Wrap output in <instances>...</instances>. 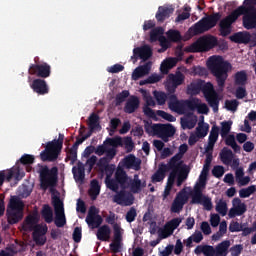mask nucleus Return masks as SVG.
<instances>
[{
    "label": "nucleus",
    "instance_id": "obj_1",
    "mask_svg": "<svg viewBox=\"0 0 256 256\" xmlns=\"http://www.w3.org/2000/svg\"><path fill=\"white\" fill-rule=\"evenodd\" d=\"M207 67L216 78L218 87L215 89L213 83L200 80V93L204 97H221V93L225 90V82L229 77V70L232 68L231 63L225 61L223 56H211L207 61Z\"/></svg>",
    "mask_w": 256,
    "mask_h": 256
},
{
    "label": "nucleus",
    "instance_id": "obj_2",
    "mask_svg": "<svg viewBox=\"0 0 256 256\" xmlns=\"http://www.w3.org/2000/svg\"><path fill=\"white\" fill-rule=\"evenodd\" d=\"M217 139H219V129L213 127L209 135L208 144L205 147L206 153H209V151H213V147H215ZM211 159V154H207L206 163L203 166L202 172L199 176V180L196 182L194 189L190 193L192 199L191 202L195 205H203L204 209H206L207 211H211L213 209V203L211 202V198L203 195V189H205V185H207V175H209Z\"/></svg>",
    "mask_w": 256,
    "mask_h": 256
},
{
    "label": "nucleus",
    "instance_id": "obj_3",
    "mask_svg": "<svg viewBox=\"0 0 256 256\" xmlns=\"http://www.w3.org/2000/svg\"><path fill=\"white\" fill-rule=\"evenodd\" d=\"M113 171H115L114 165H107L105 166V173H106V185L108 189L112 191H119V187L121 189H130L132 193H139L143 191L146 187L145 181L139 179L138 175H135L133 179L127 177L125 171L123 169L118 168L116 170V181L111 180V175H113Z\"/></svg>",
    "mask_w": 256,
    "mask_h": 256
},
{
    "label": "nucleus",
    "instance_id": "obj_4",
    "mask_svg": "<svg viewBox=\"0 0 256 256\" xmlns=\"http://www.w3.org/2000/svg\"><path fill=\"white\" fill-rule=\"evenodd\" d=\"M39 223V214L34 212L30 214L24 224V231H34L33 239L36 245H45L47 238L45 237V233H47V225L45 224H37Z\"/></svg>",
    "mask_w": 256,
    "mask_h": 256
},
{
    "label": "nucleus",
    "instance_id": "obj_5",
    "mask_svg": "<svg viewBox=\"0 0 256 256\" xmlns=\"http://www.w3.org/2000/svg\"><path fill=\"white\" fill-rule=\"evenodd\" d=\"M221 17L223 16L220 12H215L209 16L203 17L189 28L188 33H190L192 36L203 35V33L211 31L213 27H217V23L221 21Z\"/></svg>",
    "mask_w": 256,
    "mask_h": 256
},
{
    "label": "nucleus",
    "instance_id": "obj_6",
    "mask_svg": "<svg viewBox=\"0 0 256 256\" xmlns=\"http://www.w3.org/2000/svg\"><path fill=\"white\" fill-rule=\"evenodd\" d=\"M187 144H182L179 147V153L176 154L169 162L168 167L171 171H176L178 173V186L183 184V181L187 179V166L183 163V155L187 153Z\"/></svg>",
    "mask_w": 256,
    "mask_h": 256
},
{
    "label": "nucleus",
    "instance_id": "obj_7",
    "mask_svg": "<svg viewBox=\"0 0 256 256\" xmlns=\"http://www.w3.org/2000/svg\"><path fill=\"white\" fill-rule=\"evenodd\" d=\"M218 41L215 36H202L194 43L184 48L186 53H203L217 47Z\"/></svg>",
    "mask_w": 256,
    "mask_h": 256
},
{
    "label": "nucleus",
    "instance_id": "obj_8",
    "mask_svg": "<svg viewBox=\"0 0 256 256\" xmlns=\"http://www.w3.org/2000/svg\"><path fill=\"white\" fill-rule=\"evenodd\" d=\"M23 201L19 196H12L10 199L9 207L7 209L8 221L15 224L23 219Z\"/></svg>",
    "mask_w": 256,
    "mask_h": 256
},
{
    "label": "nucleus",
    "instance_id": "obj_9",
    "mask_svg": "<svg viewBox=\"0 0 256 256\" xmlns=\"http://www.w3.org/2000/svg\"><path fill=\"white\" fill-rule=\"evenodd\" d=\"M63 147V137H59L58 140L48 142L45 146V150L40 153V159L42 161H55L59 157V152Z\"/></svg>",
    "mask_w": 256,
    "mask_h": 256
},
{
    "label": "nucleus",
    "instance_id": "obj_10",
    "mask_svg": "<svg viewBox=\"0 0 256 256\" xmlns=\"http://www.w3.org/2000/svg\"><path fill=\"white\" fill-rule=\"evenodd\" d=\"M146 129L150 135H157V137L165 142L169 141V137H173L176 131L175 127L171 124H152Z\"/></svg>",
    "mask_w": 256,
    "mask_h": 256
},
{
    "label": "nucleus",
    "instance_id": "obj_11",
    "mask_svg": "<svg viewBox=\"0 0 256 256\" xmlns=\"http://www.w3.org/2000/svg\"><path fill=\"white\" fill-rule=\"evenodd\" d=\"M185 83V74L181 71H177L175 74L170 73L167 76L165 82V89L168 93V97H177L175 92L177 91V87L183 85Z\"/></svg>",
    "mask_w": 256,
    "mask_h": 256
},
{
    "label": "nucleus",
    "instance_id": "obj_12",
    "mask_svg": "<svg viewBox=\"0 0 256 256\" xmlns=\"http://www.w3.org/2000/svg\"><path fill=\"white\" fill-rule=\"evenodd\" d=\"M37 171L40 173L41 187L47 189V187H53L55 181H57V168H47V166L37 165Z\"/></svg>",
    "mask_w": 256,
    "mask_h": 256
},
{
    "label": "nucleus",
    "instance_id": "obj_13",
    "mask_svg": "<svg viewBox=\"0 0 256 256\" xmlns=\"http://www.w3.org/2000/svg\"><path fill=\"white\" fill-rule=\"evenodd\" d=\"M237 9L238 17H241V15H243L242 23L244 29H256V7L239 6Z\"/></svg>",
    "mask_w": 256,
    "mask_h": 256
},
{
    "label": "nucleus",
    "instance_id": "obj_14",
    "mask_svg": "<svg viewBox=\"0 0 256 256\" xmlns=\"http://www.w3.org/2000/svg\"><path fill=\"white\" fill-rule=\"evenodd\" d=\"M237 19H239L238 8H236L228 16L220 20L219 31L222 37H227L228 35H231V29H232L233 23H236Z\"/></svg>",
    "mask_w": 256,
    "mask_h": 256
},
{
    "label": "nucleus",
    "instance_id": "obj_15",
    "mask_svg": "<svg viewBox=\"0 0 256 256\" xmlns=\"http://www.w3.org/2000/svg\"><path fill=\"white\" fill-rule=\"evenodd\" d=\"M24 177L25 172L19 166H14L8 170H2L0 171V187L3 185L5 179L8 182L11 181V179H14L15 181H21V179Z\"/></svg>",
    "mask_w": 256,
    "mask_h": 256
},
{
    "label": "nucleus",
    "instance_id": "obj_16",
    "mask_svg": "<svg viewBox=\"0 0 256 256\" xmlns=\"http://www.w3.org/2000/svg\"><path fill=\"white\" fill-rule=\"evenodd\" d=\"M168 107L178 115H185V113H189L190 109H193L191 101H180L176 97L169 98Z\"/></svg>",
    "mask_w": 256,
    "mask_h": 256
},
{
    "label": "nucleus",
    "instance_id": "obj_17",
    "mask_svg": "<svg viewBox=\"0 0 256 256\" xmlns=\"http://www.w3.org/2000/svg\"><path fill=\"white\" fill-rule=\"evenodd\" d=\"M52 203L55 211V224L57 227H63L67 220L65 219V208L63 202L57 196H53Z\"/></svg>",
    "mask_w": 256,
    "mask_h": 256
},
{
    "label": "nucleus",
    "instance_id": "obj_18",
    "mask_svg": "<svg viewBox=\"0 0 256 256\" xmlns=\"http://www.w3.org/2000/svg\"><path fill=\"white\" fill-rule=\"evenodd\" d=\"M29 74L36 75V77H41L42 79H47L51 76V65L46 62L42 64H31L29 67Z\"/></svg>",
    "mask_w": 256,
    "mask_h": 256
},
{
    "label": "nucleus",
    "instance_id": "obj_19",
    "mask_svg": "<svg viewBox=\"0 0 256 256\" xmlns=\"http://www.w3.org/2000/svg\"><path fill=\"white\" fill-rule=\"evenodd\" d=\"M181 221V218H174L170 222L166 223L164 227L159 228V239H167V237H171V235H173V231L181 225Z\"/></svg>",
    "mask_w": 256,
    "mask_h": 256
},
{
    "label": "nucleus",
    "instance_id": "obj_20",
    "mask_svg": "<svg viewBox=\"0 0 256 256\" xmlns=\"http://www.w3.org/2000/svg\"><path fill=\"white\" fill-rule=\"evenodd\" d=\"M181 221V218H174L170 222L166 223L164 227L159 228V239H167V237H171V235H173V231L181 225Z\"/></svg>",
    "mask_w": 256,
    "mask_h": 256
},
{
    "label": "nucleus",
    "instance_id": "obj_21",
    "mask_svg": "<svg viewBox=\"0 0 256 256\" xmlns=\"http://www.w3.org/2000/svg\"><path fill=\"white\" fill-rule=\"evenodd\" d=\"M114 238L110 244V249L114 253H119L123 249V228L120 224H114Z\"/></svg>",
    "mask_w": 256,
    "mask_h": 256
},
{
    "label": "nucleus",
    "instance_id": "obj_22",
    "mask_svg": "<svg viewBox=\"0 0 256 256\" xmlns=\"http://www.w3.org/2000/svg\"><path fill=\"white\" fill-rule=\"evenodd\" d=\"M151 57H153V49H151V46L149 45H144L133 49V56L131 59H134V63H136L137 59H141L142 61H149Z\"/></svg>",
    "mask_w": 256,
    "mask_h": 256
},
{
    "label": "nucleus",
    "instance_id": "obj_23",
    "mask_svg": "<svg viewBox=\"0 0 256 256\" xmlns=\"http://www.w3.org/2000/svg\"><path fill=\"white\" fill-rule=\"evenodd\" d=\"M86 223L90 229H97L103 223V218L99 215V210L95 206L90 207Z\"/></svg>",
    "mask_w": 256,
    "mask_h": 256
},
{
    "label": "nucleus",
    "instance_id": "obj_24",
    "mask_svg": "<svg viewBox=\"0 0 256 256\" xmlns=\"http://www.w3.org/2000/svg\"><path fill=\"white\" fill-rule=\"evenodd\" d=\"M187 193H189V188H186L177 194L171 207V211L173 213H179V211L183 209V205L187 203V199H188Z\"/></svg>",
    "mask_w": 256,
    "mask_h": 256
},
{
    "label": "nucleus",
    "instance_id": "obj_25",
    "mask_svg": "<svg viewBox=\"0 0 256 256\" xmlns=\"http://www.w3.org/2000/svg\"><path fill=\"white\" fill-rule=\"evenodd\" d=\"M151 67H153L152 61H148L144 65L138 66L132 73L133 81H139L141 77H145V75H149V73H151Z\"/></svg>",
    "mask_w": 256,
    "mask_h": 256
},
{
    "label": "nucleus",
    "instance_id": "obj_26",
    "mask_svg": "<svg viewBox=\"0 0 256 256\" xmlns=\"http://www.w3.org/2000/svg\"><path fill=\"white\" fill-rule=\"evenodd\" d=\"M233 207L229 211V217H237L239 215H243L245 211H247V206H245V203L241 202V199L234 198L232 201Z\"/></svg>",
    "mask_w": 256,
    "mask_h": 256
},
{
    "label": "nucleus",
    "instance_id": "obj_27",
    "mask_svg": "<svg viewBox=\"0 0 256 256\" xmlns=\"http://www.w3.org/2000/svg\"><path fill=\"white\" fill-rule=\"evenodd\" d=\"M175 180L177 181V186L179 187V172L172 170L168 177V181L164 189V192L162 194L163 199H166L167 197H169V195H171V190L173 189Z\"/></svg>",
    "mask_w": 256,
    "mask_h": 256
},
{
    "label": "nucleus",
    "instance_id": "obj_28",
    "mask_svg": "<svg viewBox=\"0 0 256 256\" xmlns=\"http://www.w3.org/2000/svg\"><path fill=\"white\" fill-rule=\"evenodd\" d=\"M115 203H118V205H133V194L125 191H120L115 197H114Z\"/></svg>",
    "mask_w": 256,
    "mask_h": 256
},
{
    "label": "nucleus",
    "instance_id": "obj_29",
    "mask_svg": "<svg viewBox=\"0 0 256 256\" xmlns=\"http://www.w3.org/2000/svg\"><path fill=\"white\" fill-rule=\"evenodd\" d=\"M31 87L35 93H38V95H47V93H49L47 82L43 79L33 80Z\"/></svg>",
    "mask_w": 256,
    "mask_h": 256
},
{
    "label": "nucleus",
    "instance_id": "obj_30",
    "mask_svg": "<svg viewBox=\"0 0 256 256\" xmlns=\"http://www.w3.org/2000/svg\"><path fill=\"white\" fill-rule=\"evenodd\" d=\"M230 41L233 43L248 45V43H251V34L249 32H237L230 36Z\"/></svg>",
    "mask_w": 256,
    "mask_h": 256
},
{
    "label": "nucleus",
    "instance_id": "obj_31",
    "mask_svg": "<svg viewBox=\"0 0 256 256\" xmlns=\"http://www.w3.org/2000/svg\"><path fill=\"white\" fill-rule=\"evenodd\" d=\"M175 9L169 8L166 6H159L158 11L156 12V20L158 23H163L165 19H169L173 15Z\"/></svg>",
    "mask_w": 256,
    "mask_h": 256
},
{
    "label": "nucleus",
    "instance_id": "obj_32",
    "mask_svg": "<svg viewBox=\"0 0 256 256\" xmlns=\"http://www.w3.org/2000/svg\"><path fill=\"white\" fill-rule=\"evenodd\" d=\"M123 163L125 167L128 169H134L135 171H139L141 167V160L131 154L123 159Z\"/></svg>",
    "mask_w": 256,
    "mask_h": 256
},
{
    "label": "nucleus",
    "instance_id": "obj_33",
    "mask_svg": "<svg viewBox=\"0 0 256 256\" xmlns=\"http://www.w3.org/2000/svg\"><path fill=\"white\" fill-rule=\"evenodd\" d=\"M197 125V116L190 114L181 118V127L183 129H193Z\"/></svg>",
    "mask_w": 256,
    "mask_h": 256
},
{
    "label": "nucleus",
    "instance_id": "obj_34",
    "mask_svg": "<svg viewBox=\"0 0 256 256\" xmlns=\"http://www.w3.org/2000/svg\"><path fill=\"white\" fill-rule=\"evenodd\" d=\"M96 237L99 241H109V239H111V227L107 225L99 227Z\"/></svg>",
    "mask_w": 256,
    "mask_h": 256
},
{
    "label": "nucleus",
    "instance_id": "obj_35",
    "mask_svg": "<svg viewBox=\"0 0 256 256\" xmlns=\"http://www.w3.org/2000/svg\"><path fill=\"white\" fill-rule=\"evenodd\" d=\"M200 119L196 127V135H198L200 139H203V137H207V133H209V124L205 123V117L201 116Z\"/></svg>",
    "mask_w": 256,
    "mask_h": 256
},
{
    "label": "nucleus",
    "instance_id": "obj_36",
    "mask_svg": "<svg viewBox=\"0 0 256 256\" xmlns=\"http://www.w3.org/2000/svg\"><path fill=\"white\" fill-rule=\"evenodd\" d=\"M190 105H192V108H190V111H195L196 109L198 113L202 115H207V113H209V107H207V104L200 103L199 100L190 101Z\"/></svg>",
    "mask_w": 256,
    "mask_h": 256
},
{
    "label": "nucleus",
    "instance_id": "obj_37",
    "mask_svg": "<svg viewBox=\"0 0 256 256\" xmlns=\"http://www.w3.org/2000/svg\"><path fill=\"white\" fill-rule=\"evenodd\" d=\"M229 247H231V242L229 240H225L218 244L214 249L215 256H227Z\"/></svg>",
    "mask_w": 256,
    "mask_h": 256
},
{
    "label": "nucleus",
    "instance_id": "obj_38",
    "mask_svg": "<svg viewBox=\"0 0 256 256\" xmlns=\"http://www.w3.org/2000/svg\"><path fill=\"white\" fill-rule=\"evenodd\" d=\"M187 95H199L201 93V79L197 80V82H192L187 86L186 90Z\"/></svg>",
    "mask_w": 256,
    "mask_h": 256
},
{
    "label": "nucleus",
    "instance_id": "obj_39",
    "mask_svg": "<svg viewBox=\"0 0 256 256\" xmlns=\"http://www.w3.org/2000/svg\"><path fill=\"white\" fill-rule=\"evenodd\" d=\"M107 155V157L109 159H113L114 156H115V150L113 148H109L107 146V144L104 142V145L102 146H99L97 149H96V155Z\"/></svg>",
    "mask_w": 256,
    "mask_h": 256
},
{
    "label": "nucleus",
    "instance_id": "obj_40",
    "mask_svg": "<svg viewBox=\"0 0 256 256\" xmlns=\"http://www.w3.org/2000/svg\"><path fill=\"white\" fill-rule=\"evenodd\" d=\"M167 165H161L156 173L152 176V183H161L165 179Z\"/></svg>",
    "mask_w": 256,
    "mask_h": 256
},
{
    "label": "nucleus",
    "instance_id": "obj_41",
    "mask_svg": "<svg viewBox=\"0 0 256 256\" xmlns=\"http://www.w3.org/2000/svg\"><path fill=\"white\" fill-rule=\"evenodd\" d=\"M72 171L75 181H83L85 177V167L83 166V164L79 163L73 168Z\"/></svg>",
    "mask_w": 256,
    "mask_h": 256
},
{
    "label": "nucleus",
    "instance_id": "obj_42",
    "mask_svg": "<svg viewBox=\"0 0 256 256\" xmlns=\"http://www.w3.org/2000/svg\"><path fill=\"white\" fill-rule=\"evenodd\" d=\"M220 159L225 165H231V162L233 161V152L224 148L220 153Z\"/></svg>",
    "mask_w": 256,
    "mask_h": 256
},
{
    "label": "nucleus",
    "instance_id": "obj_43",
    "mask_svg": "<svg viewBox=\"0 0 256 256\" xmlns=\"http://www.w3.org/2000/svg\"><path fill=\"white\" fill-rule=\"evenodd\" d=\"M163 33H165V30L163 27H156L150 31V42L155 43L156 41H159L161 37H163Z\"/></svg>",
    "mask_w": 256,
    "mask_h": 256
},
{
    "label": "nucleus",
    "instance_id": "obj_44",
    "mask_svg": "<svg viewBox=\"0 0 256 256\" xmlns=\"http://www.w3.org/2000/svg\"><path fill=\"white\" fill-rule=\"evenodd\" d=\"M106 147H109V149H114V155L116 154V147H119V145H123V138L121 137H115V138H108L106 141Z\"/></svg>",
    "mask_w": 256,
    "mask_h": 256
},
{
    "label": "nucleus",
    "instance_id": "obj_45",
    "mask_svg": "<svg viewBox=\"0 0 256 256\" xmlns=\"http://www.w3.org/2000/svg\"><path fill=\"white\" fill-rule=\"evenodd\" d=\"M88 125L91 131H100L101 125H99V116H97V114H92L88 119Z\"/></svg>",
    "mask_w": 256,
    "mask_h": 256
},
{
    "label": "nucleus",
    "instance_id": "obj_46",
    "mask_svg": "<svg viewBox=\"0 0 256 256\" xmlns=\"http://www.w3.org/2000/svg\"><path fill=\"white\" fill-rule=\"evenodd\" d=\"M167 99L165 97H147L146 103L148 107H155L156 105H165Z\"/></svg>",
    "mask_w": 256,
    "mask_h": 256
},
{
    "label": "nucleus",
    "instance_id": "obj_47",
    "mask_svg": "<svg viewBox=\"0 0 256 256\" xmlns=\"http://www.w3.org/2000/svg\"><path fill=\"white\" fill-rule=\"evenodd\" d=\"M195 253H197V255L202 253L205 256H215V248L212 246H198L195 249Z\"/></svg>",
    "mask_w": 256,
    "mask_h": 256
},
{
    "label": "nucleus",
    "instance_id": "obj_48",
    "mask_svg": "<svg viewBox=\"0 0 256 256\" xmlns=\"http://www.w3.org/2000/svg\"><path fill=\"white\" fill-rule=\"evenodd\" d=\"M167 38L172 43H180L183 40V36H181V32L179 30H169L167 32Z\"/></svg>",
    "mask_w": 256,
    "mask_h": 256
},
{
    "label": "nucleus",
    "instance_id": "obj_49",
    "mask_svg": "<svg viewBox=\"0 0 256 256\" xmlns=\"http://www.w3.org/2000/svg\"><path fill=\"white\" fill-rule=\"evenodd\" d=\"M161 81V76L159 74H152L148 78L141 80L139 85H153V83H159Z\"/></svg>",
    "mask_w": 256,
    "mask_h": 256
},
{
    "label": "nucleus",
    "instance_id": "obj_50",
    "mask_svg": "<svg viewBox=\"0 0 256 256\" xmlns=\"http://www.w3.org/2000/svg\"><path fill=\"white\" fill-rule=\"evenodd\" d=\"M235 85H245L247 83V72L239 71L235 74Z\"/></svg>",
    "mask_w": 256,
    "mask_h": 256
},
{
    "label": "nucleus",
    "instance_id": "obj_51",
    "mask_svg": "<svg viewBox=\"0 0 256 256\" xmlns=\"http://www.w3.org/2000/svg\"><path fill=\"white\" fill-rule=\"evenodd\" d=\"M137 107H139V99L131 98L126 104L125 111L126 113H133Z\"/></svg>",
    "mask_w": 256,
    "mask_h": 256
},
{
    "label": "nucleus",
    "instance_id": "obj_52",
    "mask_svg": "<svg viewBox=\"0 0 256 256\" xmlns=\"http://www.w3.org/2000/svg\"><path fill=\"white\" fill-rule=\"evenodd\" d=\"M101 191V187L99 186V183L97 180H93L91 182V187H90V196L92 199H97V195H99Z\"/></svg>",
    "mask_w": 256,
    "mask_h": 256
},
{
    "label": "nucleus",
    "instance_id": "obj_53",
    "mask_svg": "<svg viewBox=\"0 0 256 256\" xmlns=\"http://www.w3.org/2000/svg\"><path fill=\"white\" fill-rule=\"evenodd\" d=\"M42 217L45 219L46 223H51L53 221V210H51V207H43Z\"/></svg>",
    "mask_w": 256,
    "mask_h": 256
},
{
    "label": "nucleus",
    "instance_id": "obj_54",
    "mask_svg": "<svg viewBox=\"0 0 256 256\" xmlns=\"http://www.w3.org/2000/svg\"><path fill=\"white\" fill-rule=\"evenodd\" d=\"M216 211L217 213L222 215V217H225V215H227V202L223 200H219L216 203Z\"/></svg>",
    "mask_w": 256,
    "mask_h": 256
},
{
    "label": "nucleus",
    "instance_id": "obj_55",
    "mask_svg": "<svg viewBox=\"0 0 256 256\" xmlns=\"http://www.w3.org/2000/svg\"><path fill=\"white\" fill-rule=\"evenodd\" d=\"M192 241L194 243H201V241H203V234L200 231H196L192 236L187 239L186 245H191Z\"/></svg>",
    "mask_w": 256,
    "mask_h": 256
},
{
    "label": "nucleus",
    "instance_id": "obj_56",
    "mask_svg": "<svg viewBox=\"0 0 256 256\" xmlns=\"http://www.w3.org/2000/svg\"><path fill=\"white\" fill-rule=\"evenodd\" d=\"M231 125H233L232 121L221 122V137H227V135H229V131H231Z\"/></svg>",
    "mask_w": 256,
    "mask_h": 256
},
{
    "label": "nucleus",
    "instance_id": "obj_57",
    "mask_svg": "<svg viewBox=\"0 0 256 256\" xmlns=\"http://www.w3.org/2000/svg\"><path fill=\"white\" fill-rule=\"evenodd\" d=\"M226 145H229L230 147H232V149L236 153H238V151H241V147H239V145H237V142H235V136H233V135L227 136Z\"/></svg>",
    "mask_w": 256,
    "mask_h": 256
},
{
    "label": "nucleus",
    "instance_id": "obj_58",
    "mask_svg": "<svg viewBox=\"0 0 256 256\" xmlns=\"http://www.w3.org/2000/svg\"><path fill=\"white\" fill-rule=\"evenodd\" d=\"M255 191H256L255 186H249L248 188H244V189L240 190L239 195H240V197L245 199V198L253 195V193H255Z\"/></svg>",
    "mask_w": 256,
    "mask_h": 256
},
{
    "label": "nucleus",
    "instance_id": "obj_59",
    "mask_svg": "<svg viewBox=\"0 0 256 256\" xmlns=\"http://www.w3.org/2000/svg\"><path fill=\"white\" fill-rule=\"evenodd\" d=\"M18 195L19 197L25 198L29 197L31 195V186L22 185L18 189Z\"/></svg>",
    "mask_w": 256,
    "mask_h": 256
},
{
    "label": "nucleus",
    "instance_id": "obj_60",
    "mask_svg": "<svg viewBox=\"0 0 256 256\" xmlns=\"http://www.w3.org/2000/svg\"><path fill=\"white\" fill-rule=\"evenodd\" d=\"M121 147H125L128 153L133 151V147H134L133 140L130 137L123 138Z\"/></svg>",
    "mask_w": 256,
    "mask_h": 256
},
{
    "label": "nucleus",
    "instance_id": "obj_61",
    "mask_svg": "<svg viewBox=\"0 0 256 256\" xmlns=\"http://www.w3.org/2000/svg\"><path fill=\"white\" fill-rule=\"evenodd\" d=\"M207 102L209 103L210 107H212L214 113H217V111H219V98L208 97Z\"/></svg>",
    "mask_w": 256,
    "mask_h": 256
},
{
    "label": "nucleus",
    "instance_id": "obj_62",
    "mask_svg": "<svg viewBox=\"0 0 256 256\" xmlns=\"http://www.w3.org/2000/svg\"><path fill=\"white\" fill-rule=\"evenodd\" d=\"M239 103L237 100H227L225 103V107L228 111H237V106Z\"/></svg>",
    "mask_w": 256,
    "mask_h": 256
},
{
    "label": "nucleus",
    "instance_id": "obj_63",
    "mask_svg": "<svg viewBox=\"0 0 256 256\" xmlns=\"http://www.w3.org/2000/svg\"><path fill=\"white\" fill-rule=\"evenodd\" d=\"M108 73H121V71H125V66L121 64H114L113 66L107 69Z\"/></svg>",
    "mask_w": 256,
    "mask_h": 256
},
{
    "label": "nucleus",
    "instance_id": "obj_64",
    "mask_svg": "<svg viewBox=\"0 0 256 256\" xmlns=\"http://www.w3.org/2000/svg\"><path fill=\"white\" fill-rule=\"evenodd\" d=\"M160 256H169L170 253H173V246L168 245L165 248L159 250Z\"/></svg>",
    "mask_w": 256,
    "mask_h": 256
}]
</instances>
